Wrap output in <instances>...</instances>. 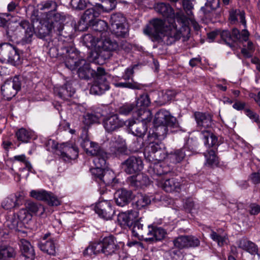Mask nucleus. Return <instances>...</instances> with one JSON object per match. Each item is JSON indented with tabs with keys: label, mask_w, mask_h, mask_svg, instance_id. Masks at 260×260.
Masks as SVG:
<instances>
[{
	"label": "nucleus",
	"mask_w": 260,
	"mask_h": 260,
	"mask_svg": "<svg viewBox=\"0 0 260 260\" xmlns=\"http://www.w3.org/2000/svg\"><path fill=\"white\" fill-rule=\"evenodd\" d=\"M176 123V119L173 116L169 111L161 109L155 115L153 124L169 125L174 127Z\"/></svg>",
	"instance_id": "412c9836"
},
{
	"label": "nucleus",
	"mask_w": 260,
	"mask_h": 260,
	"mask_svg": "<svg viewBox=\"0 0 260 260\" xmlns=\"http://www.w3.org/2000/svg\"><path fill=\"white\" fill-rule=\"evenodd\" d=\"M25 207L32 216L38 214L42 215L45 212V208L41 204L32 201H27Z\"/></svg>",
	"instance_id": "58836bf2"
},
{
	"label": "nucleus",
	"mask_w": 260,
	"mask_h": 260,
	"mask_svg": "<svg viewBox=\"0 0 260 260\" xmlns=\"http://www.w3.org/2000/svg\"><path fill=\"white\" fill-rule=\"evenodd\" d=\"M219 34L221 38L230 46H231L234 42L237 41L246 42L248 41L249 36L247 30L243 29L240 32L237 28L233 29L232 34L228 30L219 31Z\"/></svg>",
	"instance_id": "f8f14e48"
},
{
	"label": "nucleus",
	"mask_w": 260,
	"mask_h": 260,
	"mask_svg": "<svg viewBox=\"0 0 260 260\" xmlns=\"http://www.w3.org/2000/svg\"><path fill=\"white\" fill-rule=\"evenodd\" d=\"M94 211L100 217L106 220L111 219L115 213L110 200H103L97 203Z\"/></svg>",
	"instance_id": "f3484780"
},
{
	"label": "nucleus",
	"mask_w": 260,
	"mask_h": 260,
	"mask_svg": "<svg viewBox=\"0 0 260 260\" xmlns=\"http://www.w3.org/2000/svg\"><path fill=\"white\" fill-rule=\"evenodd\" d=\"M106 153L96 155L93 158L92 161L95 167L90 170L92 176L98 183H99L100 179L102 177L103 174L106 171L105 168L106 167Z\"/></svg>",
	"instance_id": "2eb2a0df"
},
{
	"label": "nucleus",
	"mask_w": 260,
	"mask_h": 260,
	"mask_svg": "<svg viewBox=\"0 0 260 260\" xmlns=\"http://www.w3.org/2000/svg\"><path fill=\"white\" fill-rule=\"evenodd\" d=\"M187 247H194L200 245L199 239L193 236H187Z\"/></svg>",
	"instance_id": "774afa93"
},
{
	"label": "nucleus",
	"mask_w": 260,
	"mask_h": 260,
	"mask_svg": "<svg viewBox=\"0 0 260 260\" xmlns=\"http://www.w3.org/2000/svg\"><path fill=\"white\" fill-rule=\"evenodd\" d=\"M126 19L121 13L112 14L110 18V29L111 32L118 37H125L128 32L125 24Z\"/></svg>",
	"instance_id": "1a4fd4ad"
},
{
	"label": "nucleus",
	"mask_w": 260,
	"mask_h": 260,
	"mask_svg": "<svg viewBox=\"0 0 260 260\" xmlns=\"http://www.w3.org/2000/svg\"><path fill=\"white\" fill-rule=\"evenodd\" d=\"M119 246L114 237L112 236L106 237L101 241L91 243L85 249V255H92L103 253L105 255H111L118 251Z\"/></svg>",
	"instance_id": "20e7f679"
},
{
	"label": "nucleus",
	"mask_w": 260,
	"mask_h": 260,
	"mask_svg": "<svg viewBox=\"0 0 260 260\" xmlns=\"http://www.w3.org/2000/svg\"><path fill=\"white\" fill-rule=\"evenodd\" d=\"M209 147H210L211 146H209L208 145H207ZM218 145L213 146V149L207 150L206 152H204V155L206 159V165H208V166L210 167H213V166H217L219 164V159L218 157L216 154L215 151L214 149H216L217 148V146ZM213 147V146H211Z\"/></svg>",
	"instance_id": "f704fd0d"
},
{
	"label": "nucleus",
	"mask_w": 260,
	"mask_h": 260,
	"mask_svg": "<svg viewBox=\"0 0 260 260\" xmlns=\"http://www.w3.org/2000/svg\"><path fill=\"white\" fill-rule=\"evenodd\" d=\"M132 192L126 189L118 190L115 194V199L116 204L123 207L127 205L132 200Z\"/></svg>",
	"instance_id": "bb28decb"
},
{
	"label": "nucleus",
	"mask_w": 260,
	"mask_h": 260,
	"mask_svg": "<svg viewBox=\"0 0 260 260\" xmlns=\"http://www.w3.org/2000/svg\"><path fill=\"white\" fill-rule=\"evenodd\" d=\"M210 238L217 242L219 246L221 247L228 244V238L226 235H221L213 230H211Z\"/></svg>",
	"instance_id": "603ef678"
},
{
	"label": "nucleus",
	"mask_w": 260,
	"mask_h": 260,
	"mask_svg": "<svg viewBox=\"0 0 260 260\" xmlns=\"http://www.w3.org/2000/svg\"><path fill=\"white\" fill-rule=\"evenodd\" d=\"M19 197L16 194H11L6 198L2 202L1 206L5 210H10L19 205Z\"/></svg>",
	"instance_id": "a19ab883"
},
{
	"label": "nucleus",
	"mask_w": 260,
	"mask_h": 260,
	"mask_svg": "<svg viewBox=\"0 0 260 260\" xmlns=\"http://www.w3.org/2000/svg\"><path fill=\"white\" fill-rule=\"evenodd\" d=\"M169 127H172L169 125L161 124H154L153 134L158 139H164L169 132Z\"/></svg>",
	"instance_id": "37998d69"
},
{
	"label": "nucleus",
	"mask_w": 260,
	"mask_h": 260,
	"mask_svg": "<svg viewBox=\"0 0 260 260\" xmlns=\"http://www.w3.org/2000/svg\"><path fill=\"white\" fill-rule=\"evenodd\" d=\"M115 87L118 88H127L133 89H140L141 88V85L136 82H118L114 83Z\"/></svg>",
	"instance_id": "5fc2aeb1"
},
{
	"label": "nucleus",
	"mask_w": 260,
	"mask_h": 260,
	"mask_svg": "<svg viewBox=\"0 0 260 260\" xmlns=\"http://www.w3.org/2000/svg\"><path fill=\"white\" fill-rule=\"evenodd\" d=\"M59 151L60 158L67 162L76 159L79 154L78 147L75 144L70 143L60 144Z\"/></svg>",
	"instance_id": "dca6fc26"
},
{
	"label": "nucleus",
	"mask_w": 260,
	"mask_h": 260,
	"mask_svg": "<svg viewBox=\"0 0 260 260\" xmlns=\"http://www.w3.org/2000/svg\"><path fill=\"white\" fill-rule=\"evenodd\" d=\"M115 178L113 172L106 170L103 174L102 177L100 179L99 182V191L101 194H104L106 190V186L115 185Z\"/></svg>",
	"instance_id": "393cba45"
},
{
	"label": "nucleus",
	"mask_w": 260,
	"mask_h": 260,
	"mask_svg": "<svg viewBox=\"0 0 260 260\" xmlns=\"http://www.w3.org/2000/svg\"><path fill=\"white\" fill-rule=\"evenodd\" d=\"M39 247L42 251L49 255H54L55 253V244L53 239L41 241Z\"/></svg>",
	"instance_id": "e433bc0d"
},
{
	"label": "nucleus",
	"mask_w": 260,
	"mask_h": 260,
	"mask_svg": "<svg viewBox=\"0 0 260 260\" xmlns=\"http://www.w3.org/2000/svg\"><path fill=\"white\" fill-rule=\"evenodd\" d=\"M181 184L176 178L166 179L162 183V187L166 192L179 191Z\"/></svg>",
	"instance_id": "ea45409f"
},
{
	"label": "nucleus",
	"mask_w": 260,
	"mask_h": 260,
	"mask_svg": "<svg viewBox=\"0 0 260 260\" xmlns=\"http://www.w3.org/2000/svg\"><path fill=\"white\" fill-rule=\"evenodd\" d=\"M21 223L16 213H14L6 221L7 226L10 229L17 230L19 224Z\"/></svg>",
	"instance_id": "13d9d810"
},
{
	"label": "nucleus",
	"mask_w": 260,
	"mask_h": 260,
	"mask_svg": "<svg viewBox=\"0 0 260 260\" xmlns=\"http://www.w3.org/2000/svg\"><path fill=\"white\" fill-rule=\"evenodd\" d=\"M190 151L186 147H184L176 150L173 152H171L168 157L171 162L176 164L181 162L186 156L190 155Z\"/></svg>",
	"instance_id": "473e14b6"
},
{
	"label": "nucleus",
	"mask_w": 260,
	"mask_h": 260,
	"mask_svg": "<svg viewBox=\"0 0 260 260\" xmlns=\"http://www.w3.org/2000/svg\"><path fill=\"white\" fill-rule=\"evenodd\" d=\"M135 109H136L135 103H125L118 108V112L121 115H128Z\"/></svg>",
	"instance_id": "6e6d98bb"
},
{
	"label": "nucleus",
	"mask_w": 260,
	"mask_h": 260,
	"mask_svg": "<svg viewBox=\"0 0 260 260\" xmlns=\"http://www.w3.org/2000/svg\"><path fill=\"white\" fill-rule=\"evenodd\" d=\"M239 248L242 249L251 254L257 253L258 247L255 243L248 240L245 238H242L239 239L236 242Z\"/></svg>",
	"instance_id": "7c9ffc66"
},
{
	"label": "nucleus",
	"mask_w": 260,
	"mask_h": 260,
	"mask_svg": "<svg viewBox=\"0 0 260 260\" xmlns=\"http://www.w3.org/2000/svg\"><path fill=\"white\" fill-rule=\"evenodd\" d=\"M57 50L64 57V64L69 69L73 71L77 69L82 59L79 58V53L74 46L72 42H68L61 37L59 39Z\"/></svg>",
	"instance_id": "39448f33"
},
{
	"label": "nucleus",
	"mask_w": 260,
	"mask_h": 260,
	"mask_svg": "<svg viewBox=\"0 0 260 260\" xmlns=\"http://www.w3.org/2000/svg\"><path fill=\"white\" fill-rule=\"evenodd\" d=\"M194 117L198 127L202 131L205 145L213 147L219 145L218 138L210 131L213 124L212 115L207 112H196Z\"/></svg>",
	"instance_id": "7ed1b4c3"
},
{
	"label": "nucleus",
	"mask_w": 260,
	"mask_h": 260,
	"mask_svg": "<svg viewBox=\"0 0 260 260\" xmlns=\"http://www.w3.org/2000/svg\"><path fill=\"white\" fill-rule=\"evenodd\" d=\"M145 156L150 161H161L167 157L163 145L157 143L149 144L145 152Z\"/></svg>",
	"instance_id": "ddd939ff"
},
{
	"label": "nucleus",
	"mask_w": 260,
	"mask_h": 260,
	"mask_svg": "<svg viewBox=\"0 0 260 260\" xmlns=\"http://www.w3.org/2000/svg\"><path fill=\"white\" fill-rule=\"evenodd\" d=\"M143 32L149 36L153 41L164 42L168 45H171L181 37V32L173 24L168 26L160 19L151 21Z\"/></svg>",
	"instance_id": "f03ea898"
},
{
	"label": "nucleus",
	"mask_w": 260,
	"mask_h": 260,
	"mask_svg": "<svg viewBox=\"0 0 260 260\" xmlns=\"http://www.w3.org/2000/svg\"><path fill=\"white\" fill-rule=\"evenodd\" d=\"M100 41H101V44L99 45V48H102L112 52L116 50L118 47L117 42L115 41H112L109 38H105L104 39L103 38L102 39H100Z\"/></svg>",
	"instance_id": "49530a36"
},
{
	"label": "nucleus",
	"mask_w": 260,
	"mask_h": 260,
	"mask_svg": "<svg viewBox=\"0 0 260 260\" xmlns=\"http://www.w3.org/2000/svg\"><path fill=\"white\" fill-rule=\"evenodd\" d=\"M187 236H180L175 238L173 242L174 246L178 249L187 247Z\"/></svg>",
	"instance_id": "052dcab7"
},
{
	"label": "nucleus",
	"mask_w": 260,
	"mask_h": 260,
	"mask_svg": "<svg viewBox=\"0 0 260 260\" xmlns=\"http://www.w3.org/2000/svg\"><path fill=\"white\" fill-rule=\"evenodd\" d=\"M149 231L146 241L156 242L162 240L166 234V231L160 227L148 226Z\"/></svg>",
	"instance_id": "cd10ccee"
},
{
	"label": "nucleus",
	"mask_w": 260,
	"mask_h": 260,
	"mask_svg": "<svg viewBox=\"0 0 260 260\" xmlns=\"http://www.w3.org/2000/svg\"><path fill=\"white\" fill-rule=\"evenodd\" d=\"M30 196L37 200L46 202L50 206H57L60 204V201L56 196L51 192L44 190H32L30 192Z\"/></svg>",
	"instance_id": "a211bd4d"
},
{
	"label": "nucleus",
	"mask_w": 260,
	"mask_h": 260,
	"mask_svg": "<svg viewBox=\"0 0 260 260\" xmlns=\"http://www.w3.org/2000/svg\"><path fill=\"white\" fill-rule=\"evenodd\" d=\"M30 18L33 23H39L35 30L34 26L27 20L21 21L17 26L19 30H24V36L22 38L23 43H30L34 33L40 39L50 36L53 32L62 36L63 23L66 20V16L63 14H54L51 11L45 14H42L38 10H33ZM61 37L62 38L60 37L58 40Z\"/></svg>",
	"instance_id": "f257e3e1"
},
{
	"label": "nucleus",
	"mask_w": 260,
	"mask_h": 260,
	"mask_svg": "<svg viewBox=\"0 0 260 260\" xmlns=\"http://www.w3.org/2000/svg\"><path fill=\"white\" fill-rule=\"evenodd\" d=\"M175 92L172 90H167L165 92H162L161 96L159 101L160 105L167 104L175 97Z\"/></svg>",
	"instance_id": "680f3d73"
},
{
	"label": "nucleus",
	"mask_w": 260,
	"mask_h": 260,
	"mask_svg": "<svg viewBox=\"0 0 260 260\" xmlns=\"http://www.w3.org/2000/svg\"><path fill=\"white\" fill-rule=\"evenodd\" d=\"M55 92L61 99L68 100L74 95L75 90L70 83L67 82L63 86L55 88Z\"/></svg>",
	"instance_id": "c756f323"
},
{
	"label": "nucleus",
	"mask_w": 260,
	"mask_h": 260,
	"mask_svg": "<svg viewBox=\"0 0 260 260\" xmlns=\"http://www.w3.org/2000/svg\"><path fill=\"white\" fill-rule=\"evenodd\" d=\"M138 216L136 211L130 210L127 212L120 213L117 216V222L121 227L124 228L131 226Z\"/></svg>",
	"instance_id": "4be33fe9"
},
{
	"label": "nucleus",
	"mask_w": 260,
	"mask_h": 260,
	"mask_svg": "<svg viewBox=\"0 0 260 260\" xmlns=\"http://www.w3.org/2000/svg\"><path fill=\"white\" fill-rule=\"evenodd\" d=\"M92 30L96 33L97 36H99L100 39L105 38L107 36L108 24L107 23L102 20H96L89 25Z\"/></svg>",
	"instance_id": "c85d7f7f"
},
{
	"label": "nucleus",
	"mask_w": 260,
	"mask_h": 260,
	"mask_svg": "<svg viewBox=\"0 0 260 260\" xmlns=\"http://www.w3.org/2000/svg\"><path fill=\"white\" fill-rule=\"evenodd\" d=\"M22 78L21 76L16 75L13 77L10 78L7 80L5 82L9 85H10L14 89L16 90V92H18L21 89Z\"/></svg>",
	"instance_id": "864d4df0"
},
{
	"label": "nucleus",
	"mask_w": 260,
	"mask_h": 260,
	"mask_svg": "<svg viewBox=\"0 0 260 260\" xmlns=\"http://www.w3.org/2000/svg\"><path fill=\"white\" fill-rule=\"evenodd\" d=\"M151 103L149 96L147 93H143L138 97L135 103V107L137 110L139 109H147Z\"/></svg>",
	"instance_id": "c03bdc74"
},
{
	"label": "nucleus",
	"mask_w": 260,
	"mask_h": 260,
	"mask_svg": "<svg viewBox=\"0 0 260 260\" xmlns=\"http://www.w3.org/2000/svg\"><path fill=\"white\" fill-rule=\"evenodd\" d=\"M20 246L22 255L27 258H33L35 256V251L29 242L21 239L20 241Z\"/></svg>",
	"instance_id": "4c0bfd02"
},
{
	"label": "nucleus",
	"mask_w": 260,
	"mask_h": 260,
	"mask_svg": "<svg viewBox=\"0 0 260 260\" xmlns=\"http://www.w3.org/2000/svg\"><path fill=\"white\" fill-rule=\"evenodd\" d=\"M103 126L108 133H112L126 125V121L120 119L117 114L105 116L102 122Z\"/></svg>",
	"instance_id": "4468645a"
},
{
	"label": "nucleus",
	"mask_w": 260,
	"mask_h": 260,
	"mask_svg": "<svg viewBox=\"0 0 260 260\" xmlns=\"http://www.w3.org/2000/svg\"><path fill=\"white\" fill-rule=\"evenodd\" d=\"M245 114L248 116L253 122L257 124H260V118L259 115L255 112L252 111L249 108H246L244 110Z\"/></svg>",
	"instance_id": "338daca9"
},
{
	"label": "nucleus",
	"mask_w": 260,
	"mask_h": 260,
	"mask_svg": "<svg viewBox=\"0 0 260 260\" xmlns=\"http://www.w3.org/2000/svg\"><path fill=\"white\" fill-rule=\"evenodd\" d=\"M82 39L83 44L88 48H92L96 46L97 43H100V38L95 35L86 34L83 36Z\"/></svg>",
	"instance_id": "a18cd8bd"
},
{
	"label": "nucleus",
	"mask_w": 260,
	"mask_h": 260,
	"mask_svg": "<svg viewBox=\"0 0 260 260\" xmlns=\"http://www.w3.org/2000/svg\"><path fill=\"white\" fill-rule=\"evenodd\" d=\"M21 222L27 223L31 220L32 215L30 214L28 210L25 207L19 210L17 213H16Z\"/></svg>",
	"instance_id": "4d7b16f0"
},
{
	"label": "nucleus",
	"mask_w": 260,
	"mask_h": 260,
	"mask_svg": "<svg viewBox=\"0 0 260 260\" xmlns=\"http://www.w3.org/2000/svg\"><path fill=\"white\" fill-rule=\"evenodd\" d=\"M127 151L125 141L120 136H115L110 139L107 152H105L107 153V158L108 155L118 157L126 154Z\"/></svg>",
	"instance_id": "9d476101"
},
{
	"label": "nucleus",
	"mask_w": 260,
	"mask_h": 260,
	"mask_svg": "<svg viewBox=\"0 0 260 260\" xmlns=\"http://www.w3.org/2000/svg\"><path fill=\"white\" fill-rule=\"evenodd\" d=\"M219 6V0H208L205 6L201 8V10L205 15H208L215 10Z\"/></svg>",
	"instance_id": "8fccbe9b"
},
{
	"label": "nucleus",
	"mask_w": 260,
	"mask_h": 260,
	"mask_svg": "<svg viewBox=\"0 0 260 260\" xmlns=\"http://www.w3.org/2000/svg\"><path fill=\"white\" fill-rule=\"evenodd\" d=\"M0 61L10 63L16 66L20 63V58L18 50L10 43L0 45Z\"/></svg>",
	"instance_id": "6e6552de"
},
{
	"label": "nucleus",
	"mask_w": 260,
	"mask_h": 260,
	"mask_svg": "<svg viewBox=\"0 0 260 260\" xmlns=\"http://www.w3.org/2000/svg\"><path fill=\"white\" fill-rule=\"evenodd\" d=\"M94 80L90 88V93L94 95H101L110 88L109 83L104 68L98 67Z\"/></svg>",
	"instance_id": "423d86ee"
},
{
	"label": "nucleus",
	"mask_w": 260,
	"mask_h": 260,
	"mask_svg": "<svg viewBox=\"0 0 260 260\" xmlns=\"http://www.w3.org/2000/svg\"><path fill=\"white\" fill-rule=\"evenodd\" d=\"M57 5L55 2L53 1H48L42 2L37 5V9L34 10H38L42 14H48L50 12H52L54 14H60L55 12Z\"/></svg>",
	"instance_id": "72a5a7b5"
},
{
	"label": "nucleus",
	"mask_w": 260,
	"mask_h": 260,
	"mask_svg": "<svg viewBox=\"0 0 260 260\" xmlns=\"http://www.w3.org/2000/svg\"><path fill=\"white\" fill-rule=\"evenodd\" d=\"M94 80L90 88V93L94 95H101L110 88L109 83L104 68L98 67Z\"/></svg>",
	"instance_id": "0eeeda50"
},
{
	"label": "nucleus",
	"mask_w": 260,
	"mask_h": 260,
	"mask_svg": "<svg viewBox=\"0 0 260 260\" xmlns=\"http://www.w3.org/2000/svg\"><path fill=\"white\" fill-rule=\"evenodd\" d=\"M122 167L127 174H132L140 172L143 164L140 157L132 156L122 163Z\"/></svg>",
	"instance_id": "6ab92c4d"
},
{
	"label": "nucleus",
	"mask_w": 260,
	"mask_h": 260,
	"mask_svg": "<svg viewBox=\"0 0 260 260\" xmlns=\"http://www.w3.org/2000/svg\"><path fill=\"white\" fill-rule=\"evenodd\" d=\"M77 69V73L81 79H88L91 77H94L96 75V71L91 69L89 63L85 59L80 60Z\"/></svg>",
	"instance_id": "a878e982"
},
{
	"label": "nucleus",
	"mask_w": 260,
	"mask_h": 260,
	"mask_svg": "<svg viewBox=\"0 0 260 260\" xmlns=\"http://www.w3.org/2000/svg\"><path fill=\"white\" fill-rule=\"evenodd\" d=\"M151 202L150 199L147 196L140 195L136 202V206L138 209L147 206Z\"/></svg>",
	"instance_id": "e2e57ef3"
},
{
	"label": "nucleus",
	"mask_w": 260,
	"mask_h": 260,
	"mask_svg": "<svg viewBox=\"0 0 260 260\" xmlns=\"http://www.w3.org/2000/svg\"><path fill=\"white\" fill-rule=\"evenodd\" d=\"M154 8L157 13L165 17L171 18L174 15L173 10L169 4L165 3H158L155 5Z\"/></svg>",
	"instance_id": "c9c22d12"
},
{
	"label": "nucleus",
	"mask_w": 260,
	"mask_h": 260,
	"mask_svg": "<svg viewBox=\"0 0 260 260\" xmlns=\"http://www.w3.org/2000/svg\"><path fill=\"white\" fill-rule=\"evenodd\" d=\"M100 115L93 113H87L84 116L83 122L86 125H89L99 122Z\"/></svg>",
	"instance_id": "bf43d9fd"
},
{
	"label": "nucleus",
	"mask_w": 260,
	"mask_h": 260,
	"mask_svg": "<svg viewBox=\"0 0 260 260\" xmlns=\"http://www.w3.org/2000/svg\"><path fill=\"white\" fill-rule=\"evenodd\" d=\"M15 135L19 141L27 143L31 138L32 133L24 128H21L16 131Z\"/></svg>",
	"instance_id": "09e8293b"
},
{
	"label": "nucleus",
	"mask_w": 260,
	"mask_h": 260,
	"mask_svg": "<svg viewBox=\"0 0 260 260\" xmlns=\"http://www.w3.org/2000/svg\"><path fill=\"white\" fill-rule=\"evenodd\" d=\"M15 254L14 249L7 247L0 249V260H6L8 257H12Z\"/></svg>",
	"instance_id": "0e129e2a"
},
{
	"label": "nucleus",
	"mask_w": 260,
	"mask_h": 260,
	"mask_svg": "<svg viewBox=\"0 0 260 260\" xmlns=\"http://www.w3.org/2000/svg\"><path fill=\"white\" fill-rule=\"evenodd\" d=\"M154 174L156 176H161L170 172V168L165 163H154L151 167Z\"/></svg>",
	"instance_id": "de8ad7c7"
},
{
	"label": "nucleus",
	"mask_w": 260,
	"mask_h": 260,
	"mask_svg": "<svg viewBox=\"0 0 260 260\" xmlns=\"http://www.w3.org/2000/svg\"><path fill=\"white\" fill-rule=\"evenodd\" d=\"M1 91L3 96L8 101L11 100L17 93L16 89H14L5 82L1 87Z\"/></svg>",
	"instance_id": "3c124183"
},
{
	"label": "nucleus",
	"mask_w": 260,
	"mask_h": 260,
	"mask_svg": "<svg viewBox=\"0 0 260 260\" xmlns=\"http://www.w3.org/2000/svg\"><path fill=\"white\" fill-rule=\"evenodd\" d=\"M99 15L100 13L94 8L86 10L78 22V29L80 31L86 29L92 23L96 20L95 18Z\"/></svg>",
	"instance_id": "aec40b11"
},
{
	"label": "nucleus",
	"mask_w": 260,
	"mask_h": 260,
	"mask_svg": "<svg viewBox=\"0 0 260 260\" xmlns=\"http://www.w3.org/2000/svg\"><path fill=\"white\" fill-rule=\"evenodd\" d=\"M102 2V4L100 5V7L105 12H108L115 8V0H104Z\"/></svg>",
	"instance_id": "69168bd1"
},
{
	"label": "nucleus",
	"mask_w": 260,
	"mask_h": 260,
	"mask_svg": "<svg viewBox=\"0 0 260 260\" xmlns=\"http://www.w3.org/2000/svg\"><path fill=\"white\" fill-rule=\"evenodd\" d=\"M230 19L232 23H236L239 20L241 24L246 26L245 12L239 9L232 10L230 12Z\"/></svg>",
	"instance_id": "79ce46f5"
},
{
	"label": "nucleus",
	"mask_w": 260,
	"mask_h": 260,
	"mask_svg": "<svg viewBox=\"0 0 260 260\" xmlns=\"http://www.w3.org/2000/svg\"><path fill=\"white\" fill-rule=\"evenodd\" d=\"M134 117L138 121L147 125L151 121L152 114L148 109H139L134 113Z\"/></svg>",
	"instance_id": "2f4dec72"
},
{
	"label": "nucleus",
	"mask_w": 260,
	"mask_h": 260,
	"mask_svg": "<svg viewBox=\"0 0 260 260\" xmlns=\"http://www.w3.org/2000/svg\"><path fill=\"white\" fill-rule=\"evenodd\" d=\"M112 56L111 52L99 48L97 51H92L88 57V61L93 62L98 64H103L106 59H109Z\"/></svg>",
	"instance_id": "b1692460"
},
{
	"label": "nucleus",
	"mask_w": 260,
	"mask_h": 260,
	"mask_svg": "<svg viewBox=\"0 0 260 260\" xmlns=\"http://www.w3.org/2000/svg\"><path fill=\"white\" fill-rule=\"evenodd\" d=\"M78 141L81 146L85 150L88 155L93 156L101 155L105 152V151L101 148L98 144L91 142L89 140L87 131L83 130Z\"/></svg>",
	"instance_id": "9b49d317"
},
{
	"label": "nucleus",
	"mask_w": 260,
	"mask_h": 260,
	"mask_svg": "<svg viewBox=\"0 0 260 260\" xmlns=\"http://www.w3.org/2000/svg\"><path fill=\"white\" fill-rule=\"evenodd\" d=\"M131 133L137 137L144 136L147 130V125L140 122H137L134 119L126 120V125Z\"/></svg>",
	"instance_id": "5701e85b"
}]
</instances>
